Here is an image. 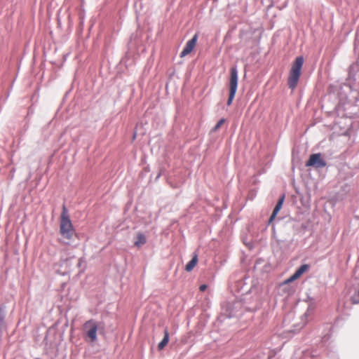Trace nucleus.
<instances>
[{
  "instance_id": "24",
  "label": "nucleus",
  "mask_w": 359,
  "mask_h": 359,
  "mask_svg": "<svg viewBox=\"0 0 359 359\" xmlns=\"http://www.w3.org/2000/svg\"><path fill=\"white\" fill-rule=\"evenodd\" d=\"M276 242L278 246H280V248H282L283 245L284 244L285 241L280 240V239H276Z\"/></svg>"
},
{
  "instance_id": "19",
  "label": "nucleus",
  "mask_w": 359,
  "mask_h": 359,
  "mask_svg": "<svg viewBox=\"0 0 359 359\" xmlns=\"http://www.w3.org/2000/svg\"><path fill=\"white\" fill-rule=\"evenodd\" d=\"M225 118H222L218 121V122L216 123V125L211 129V132L214 133L216 132L225 122Z\"/></svg>"
},
{
  "instance_id": "18",
  "label": "nucleus",
  "mask_w": 359,
  "mask_h": 359,
  "mask_svg": "<svg viewBox=\"0 0 359 359\" xmlns=\"http://www.w3.org/2000/svg\"><path fill=\"white\" fill-rule=\"evenodd\" d=\"M354 51L355 54H358L359 56V32H356L355 43H354Z\"/></svg>"
},
{
  "instance_id": "2",
  "label": "nucleus",
  "mask_w": 359,
  "mask_h": 359,
  "mask_svg": "<svg viewBox=\"0 0 359 359\" xmlns=\"http://www.w3.org/2000/svg\"><path fill=\"white\" fill-rule=\"evenodd\" d=\"M250 292L245 293L242 297L245 309L247 312L254 313L259 310L262 305L261 292L256 287L251 286Z\"/></svg>"
},
{
  "instance_id": "5",
  "label": "nucleus",
  "mask_w": 359,
  "mask_h": 359,
  "mask_svg": "<svg viewBox=\"0 0 359 359\" xmlns=\"http://www.w3.org/2000/svg\"><path fill=\"white\" fill-rule=\"evenodd\" d=\"M304 64L303 56H298L292 63L291 69L290 70L289 77L287 79L288 87L294 90L299 82V78L302 74V69Z\"/></svg>"
},
{
  "instance_id": "10",
  "label": "nucleus",
  "mask_w": 359,
  "mask_h": 359,
  "mask_svg": "<svg viewBox=\"0 0 359 359\" xmlns=\"http://www.w3.org/2000/svg\"><path fill=\"white\" fill-rule=\"evenodd\" d=\"M248 278L245 275L243 276L240 279L237 280L233 285V289L237 292H242L243 295L245 293L250 292L249 289H245L246 285L245 280Z\"/></svg>"
},
{
  "instance_id": "17",
  "label": "nucleus",
  "mask_w": 359,
  "mask_h": 359,
  "mask_svg": "<svg viewBox=\"0 0 359 359\" xmlns=\"http://www.w3.org/2000/svg\"><path fill=\"white\" fill-rule=\"evenodd\" d=\"M77 267L80 269V273L83 272L86 267V261L84 257H80L76 264Z\"/></svg>"
},
{
  "instance_id": "1",
  "label": "nucleus",
  "mask_w": 359,
  "mask_h": 359,
  "mask_svg": "<svg viewBox=\"0 0 359 359\" xmlns=\"http://www.w3.org/2000/svg\"><path fill=\"white\" fill-rule=\"evenodd\" d=\"M359 72V56L355 62L351 65L348 70V76L346 81L340 86L339 94L341 99L347 101V104L354 103L353 108L359 104V91L353 89L355 81V76ZM353 114L359 116V108Z\"/></svg>"
},
{
  "instance_id": "13",
  "label": "nucleus",
  "mask_w": 359,
  "mask_h": 359,
  "mask_svg": "<svg viewBox=\"0 0 359 359\" xmlns=\"http://www.w3.org/2000/svg\"><path fill=\"white\" fill-rule=\"evenodd\" d=\"M170 340V335L167 328L164 330V336L163 339L158 344V349L159 351L163 350L168 344Z\"/></svg>"
},
{
  "instance_id": "7",
  "label": "nucleus",
  "mask_w": 359,
  "mask_h": 359,
  "mask_svg": "<svg viewBox=\"0 0 359 359\" xmlns=\"http://www.w3.org/2000/svg\"><path fill=\"white\" fill-rule=\"evenodd\" d=\"M86 329L88 328L86 331V337H88L90 342L93 343L97 339V332H101L103 330L102 327H100L96 321L94 320H89L84 324Z\"/></svg>"
},
{
  "instance_id": "4",
  "label": "nucleus",
  "mask_w": 359,
  "mask_h": 359,
  "mask_svg": "<svg viewBox=\"0 0 359 359\" xmlns=\"http://www.w3.org/2000/svg\"><path fill=\"white\" fill-rule=\"evenodd\" d=\"M60 233L62 237L72 240L75 235V229L68 215V210L64 205L60 216Z\"/></svg>"
},
{
  "instance_id": "27",
  "label": "nucleus",
  "mask_w": 359,
  "mask_h": 359,
  "mask_svg": "<svg viewBox=\"0 0 359 359\" xmlns=\"http://www.w3.org/2000/svg\"><path fill=\"white\" fill-rule=\"evenodd\" d=\"M272 229H273V234H272V237L273 238H276V231H275V226L274 224H272Z\"/></svg>"
},
{
  "instance_id": "28",
  "label": "nucleus",
  "mask_w": 359,
  "mask_h": 359,
  "mask_svg": "<svg viewBox=\"0 0 359 359\" xmlns=\"http://www.w3.org/2000/svg\"><path fill=\"white\" fill-rule=\"evenodd\" d=\"M161 172L160 171V172L158 173V175H156V178H155V181H157V180L159 179V177H161Z\"/></svg>"
},
{
  "instance_id": "23",
  "label": "nucleus",
  "mask_w": 359,
  "mask_h": 359,
  "mask_svg": "<svg viewBox=\"0 0 359 359\" xmlns=\"http://www.w3.org/2000/svg\"><path fill=\"white\" fill-rule=\"evenodd\" d=\"M330 337V334H325L323 337H322V342L323 343H325L327 341L329 340Z\"/></svg>"
},
{
  "instance_id": "15",
  "label": "nucleus",
  "mask_w": 359,
  "mask_h": 359,
  "mask_svg": "<svg viewBox=\"0 0 359 359\" xmlns=\"http://www.w3.org/2000/svg\"><path fill=\"white\" fill-rule=\"evenodd\" d=\"M198 263V255L194 253L191 260L186 264L185 270L187 272L191 271Z\"/></svg>"
},
{
  "instance_id": "26",
  "label": "nucleus",
  "mask_w": 359,
  "mask_h": 359,
  "mask_svg": "<svg viewBox=\"0 0 359 359\" xmlns=\"http://www.w3.org/2000/svg\"><path fill=\"white\" fill-rule=\"evenodd\" d=\"M349 190V186L347 184H345L342 187V191L347 192Z\"/></svg>"
},
{
  "instance_id": "8",
  "label": "nucleus",
  "mask_w": 359,
  "mask_h": 359,
  "mask_svg": "<svg viewBox=\"0 0 359 359\" xmlns=\"http://www.w3.org/2000/svg\"><path fill=\"white\" fill-rule=\"evenodd\" d=\"M326 165L327 162L323 158L321 153H315L311 154L305 163L306 167H312L315 169H321Z\"/></svg>"
},
{
  "instance_id": "12",
  "label": "nucleus",
  "mask_w": 359,
  "mask_h": 359,
  "mask_svg": "<svg viewBox=\"0 0 359 359\" xmlns=\"http://www.w3.org/2000/svg\"><path fill=\"white\" fill-rule=\"evenodd\" d=\"M57 326V323H54L52 326H50L47 330L46 336L42 341V344H44L45 346H48V336L50 334H55L56 327Z\"/></svg>"
},
{
  "instance_id": "14",
  "label": "nucleus",
  "mask_w": 359,
  "mask_h": 359,
  "mask_svg": "<svg viewBox=\"0 0 359 359\" xmlns=\"http://www.w3.org/2000/svg\"><path fill=\"white\" fill-rule=\"evenodd\" d=\"M146 243H147L146 236L143 233L139 232L137 234L136 239L134 242V245L137 248H140L143 245H144Z\"/></svg>"
},
{
  "instance_id": "16",
  "label": "nucleus",
  "mask_w": 359,
  "mask_h": 359,
  "mask_svg": "<svg viewBox=\"0 0 359 359\" xmlns=\"http://www.w3.org/2000/svg\"><path fill=\"white\" fill-rule=\"evenodd\" d=\"M198 38V34L196 33L192 36V38L186 43L185 47L188 48L189 49H190V50L193 51L197 43Z\"/></svg>"
},
{
  "instance_id": "22",
  "label": "nucleus",
  "mask_w": 359,
  "mask_h": 359,
  "mask_svg": "<svg viewBox=\"0 0 359 359\" xmlns=\"http://www.w3.org/2000/svg\"><path fill=\"white\" fill-rule=\"evenodd\" d=\"M294 328L292 329V330H290V332L294 334L298 332L303 327L302 325V326L294 325Z\"/></svg>"
},
{
  "instance_id": "20",
  "label": "nucleus",
  "mask_w": 359,
  "mask_h": 359,
  "mask_svg": "<svg viewBox=\"0 0 359 359\" xmlns=\"http://www.w3.org/2000/svg\"><path fill=\"white\" fill-rule=\"evenodd\" d=\"M191 52L192 51L190 50V49H189L188 48L184 46V48H183L182 51L180 53V57H184L186 55H187L189 53H191Z\"/></svg>"
},
{
  "instance_id": "11",
  "label": "nucleus",
  "mask_w": 359,
  "mask_h": 359,
  "mask_svg": "<svg viewBox=\"0 0 359 359\" xmlns=\"http://www.w3.org/2000/svg\"><path fill=\"white\" fill-rule=\"evenodd\" d=\"M284 200H285V194H283L279 197V198L273 210V212L269 218V220H268L269 225L275 219L278 213L282 208L283 203H284Z\"/></svg>"
},
{
  "instance_id": "30",
  "label": "nucleus",
  "mask_w": 359,
  "mask_h": 359,
  "mask_svg": "<svg viewBox=\"0 0 359 359\" xmlns=\"http://www.w3.org/2000/svg\"><path fill=\"white\" fill-rule=\"evenodd\" d=\"M327 329L328 330V331H329V332H331V330H332V327H331V326L327 325Z\"/></svg>"
},
{
  "instance_id": "9",
  "label": "nucleus",
  "mask_w": 359,
  "mask_h": 359,
  "mask_svg": "<svg viewBox=\"0 0 359 359\" xmlns=\"http://www.w3.org/2000/svg\"><path fill=\"white\" fill-rule=\"evenodd\" d=\"M309 264H302L299 267H298L295 270V271L293 273V274L290 278L285 280L284 284H288V283H290L297 280L309 269Z\"/></svg>"
},
{
  "instance_id": "31",
  "label": "nucleus",
  "mask_w": 359,
  "mask_h": 359,
  "mask_svg": "<svg viewBox=\"0 0 359 359\" xmlns=\"http://www.w3.org/2000/svg\"><path fill=\"white\" fill-rule=\"evenodd\" d=\"M35 359H41V358H35Z\"/></svg>"
},
{
  "instance_id": "6",
  "label": "nucleus",
  "mask_w": 359,
  "mask_h": 359,
  "mask_svg": "<svg viewBox=\"0 0 359 359\" xmlns=\"http://www.w3.org/2000/svg\"><path fill=\"white\" fill-rule=\"evenodd\" d=\"M238 86V72L237 65H233L230 69V76L229 79V97L227 99L226 104L231 105L233 99L235 98Z\"/></svg>"
},
{
  "instance_id": "25",
  "label": "nucleus",
  "mask_w": 359,
  "mask_h": 359,
  "mask_svg": "<svg viewBox=\"0 0 359 359\" xmlns=\"http://www.w3.org/2000/svg\"><path fill=\"white\" fill-rule=\"evenodd\" d=\"M208 287V285L205 284L201 285L199 287V290L201 292H204Z\"/></svg>"
},
{
  "instance_id": "3",
  "label": "nucleus",
  "mask_w": 359,
  "mask_h": 359,
  "mask_svg": "<svg viewBox=\"0 0 359 359\" xmlns=\"http://www.w3.org/2000/svg\"><path fill=\"white\" fill-rule=\"evenodd\" d=\"M224 314L228 318H241L245 312L244 303L242 297L241 299L235 298L233 300H229L223 306Z\"/></svg>"
},
{
  "instance_id": "21",
  "label": "nucleus",
  "mask_w": 359,
  "mask_h": 359,
  "mask_svg": "<svg viewBox=\"0 0 359 359\" xmlns=\"http://www.w3.org/2000/svg\"><path fill=\"white\" fill-rule=\"evenodd\" d=\"M314 355L311 354V353L309 351H305V353H304V357L305 359L311 358Z\"/></svg>"
},
{
  "instance_id": "29",
  "label": "nucleus",
  "mask_w": 359,
  "mask_h": 359,
  "mask_svg": "<svg viewBox=\"0 0 359 359\" xmlns=\"http://www.w3.org/2000/svg\"><path fill=\"white\" fill-rule=\"evenodd\" d=\"M308 302H313L314 301V299L311 297L308 296Z\"/></svg>"
}]
</instances>
